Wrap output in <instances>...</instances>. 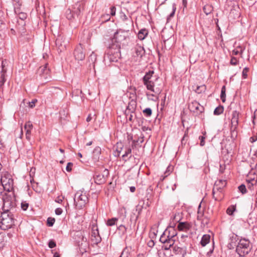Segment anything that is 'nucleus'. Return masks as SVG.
Listing matches in <instances>:
<instances>
[{
	"instance_id": "f257e3e1",
	"label": "nucleus",
	"mask_w": 257,
	"mask_h": 257,
	"mask_svg": "<svg viewBox=\"0 0 257 257\" xmlns=\"http://www.w3.org/2000/svg\"><path fill=\"white\" fill-rule=\"evenodd\" d=\"M154 71L150 70L147 72L143 78L144 84L146 86L148 90L155 93V94H159L162 91V88L159 87H155V81L158 79V77L154 76Z\"/></svg>"
},
{
	"instance_id": "f03ea898",
	"label": "nucleus",
	"mask_w": 257,
	"mask_h": 257,
	"mask_svg": "<svg viewBox=\"0 0 257 257\" xmlns=\"http://www.w3.org/2000/svg\"><path fill=\"white\" fill-rule=\"evenodd\" d=\"M129 31L121 29L117 30L111 40V46L120 49L121 46L125 44L127 39L129 37Z\"/></svg>"
},
{
	"instance_id": "7ed1b4c3",
	"label": "nucleus",
	"mask_w": 257,
	"mask_h": 257,
	"mask_svg": "<svg viewBox=\"0 0 257 257\" xmlns=\"http://www.w3.org/2000/svg\"><path fill=\"white\" fill-rule=\"evenodd\" d=\"M15 220L11 211H3L0 216V228L4 230L12 228L14 225Z\"/></svg>"
},
{
	"instance_id": "20e7f679",
	"label": "nucleus",
	"mask_w": 257,
	"mask_h": 257,
	"mask_svg": "<svg viewBox=\"0 0 257 257\" xmlns=\"http://www.w3.org/2000/svg\"><path fill=\"white\" fill-rule=\"evenodd\" d=\"M85 5L83 2H77L72 7V9L66 10V17L68 20H72L76 18L80 17L84 10Z\"/></svg>"
},
{
	"instance_id": "39448f33",
	"label": "nucleus",
	"mask_w": 257,
	"mask_h": 257,
	"mask_svg": "<svg viewBox=\"0 0 257 257\" xmlns=\"http://www.w3.org/2000/svg\"><path fill=\"white\" fill-rule=\"evenodd\" d=\"M120 57V49L115 48L112 46H109L106 55L104 56V60L107 62H116Z\"/></svg>"
},
{
	"instance_id": "423d86ee",
	"label": "nucleus",
	"mask_w": 257,
	"mask_h": 257,
	"mask_svg": "<svg viewBox=\"0 0 257 257\" xmlns=\"http://www.w3.org/2000/svg\"><path fill=\"white\" fill-rule=\"evenodd\" d=\"M74 201L76 207L81 209L88 202V198L85 193L79 190L75 194Z\"/></svg>"
},
{
	"instance_id": "0eeeda50",
	"label": "nucleus",
	"mask_w": 257,
	"mask_h": 257,
	"mask_svg": "<svg viewBox=\"0 0 257 257\" xmlns=\"http://www.w3.org/2000/svg\"><path fill=\"white\" fill-rule=\"evenodd\" d=\"M250 250V241L248 239H240L236 248V252L240 256L243 257L247 254Z\"/></svg>"
},
{
	"instance_id": "6e6552de",
	"label": "nucleus",
	"mask_w": 257,
	"mask_h": 257,
	"mask_svg": "<svg viewBox=\"0 0 257 257\" xmlns=\"http://www.w3.org/2000/svg\"><path fill=\"white\" fill-rule=\"evenodd\" d=\"M226 181L222 180H220L215 183L212 190V196L215 200L220 201L222 199V188L226 185Z\"/></svg>"
},
{
	"instance_id": "1a4fd4ad",
	"label": "nucleus",
	"mask_w": 257,
	"mask_h": 257,
	"mask_svg": "<svg viewBox=\"0 0 257 257\" xmlns=\"http://www.w3.org/2000/svg\"><path fill=\"white\" fill-rule=\"evenodd\" d=\"M239 114L240 113L236 110H233L231 114L230 132L231 137L233 139H235L237 137L236 129L238 125Z\"/></svg>"
},
{
	"instance_id": "9d476101",
	"label": "nucleus",
	"mask_w": 257,
	"mask_h": 257,
	"mask_svg": "<svg viewBox=\"0 0 257 257\" xmlns=\"http://www.w3.org/2000/svg\"><path fill=\"white\" fill-rule=\"evenodd\" d=\"M2 185L3 189L8 191L11 192L14 189V181L9 174H5L1 176V179Z\"/></svg>"
},
{
	"instance_id": "9b49d317",
	"label": "nucleus",
	"mask_w": 257,
	"mask_h": 257,
	"mask_svg": "<svg viewBox=\"0 0 257 257\" xmlns=\"http://www.w3.org/2000/svg\"><path fill=\"white\" fill-rule=\"evenodd\" d=\"M3 200L4 211H10V210L15 206V202L10 196H4Z\"/></svg>"
},
{
	"instance_id": "f8f14e48",
	"label": "nucleus",
	"mask_w": 257,
	"mask_h": 257,
	"mask_svg": "<svg viewBox=\"0 0 257 257\" xmlns=\"http://www.w3.org/2000/svg\"><path fill=\"white\" fill-rule=\"evenodd\" d=\"M177 234V231L174 227H168L164 232V233L161 235V236H163L167 239V240H176V236Z\"/></svg>"
},
{
	"instance_id": "ddd939ff",
	"label": "nucleus",
	"mask_w": 257,
	"mask_h": 257,
	"mask_svg": "<svg viewBox=\"0 0 257 257\" xmlns=\"http://www.w3.org/2000/svg\"><path fill=\"white\" fill-rule=\"evenodd\" d=\"M74 56L75 59L78 61H82L84 59L85 54L84 52V48L82 44H79L76 46L74 52Z\"/></svg>"
},
{
	"instance_id": "4468645a",
	"label": "nucleus",
	"mask_w": 257,
	"mask_h": 257,
	"mask_svg": "<svg viewBox=\"0 0 257 257\" xmlns=\"http://www.w3.org/2000/svg\"><path fill=\"white\" fill-rule=\"evenodd\" d=\"M67 41L62 37H58L56 40V46L59 52H62L66 49Z\"/></svg>"
},
{
	"instance_id": "2eb2a0df",
	"label": "nucleus",
	"mask_w": 257,
	"mask_h": 257,
	"mask_svg": "<svg viewBox=\"0 0 257 257\" xmlns=\"http://www.w3.org/2000/svg\"><path fill=\"white\" fill-rule=\"evenodd\" d=\"M160 241L164 244L162 247L165 250L169 249L171 248V247L173 246L175 243V240L170 239L168 240L163 236H161L160 238Z\"/></svg>"
},
{
	"instance_id": "dca6fc26",
	"label": "nucleus",
	"mask_w": 257,
	"mask_h": 257,
	"mask_svg": "<svg viewBox=\"0 0 257 257\" xmlns=\"http://www.w3.org/2000/svg\"><path fill=\"white\" fill-rule=\"evenodd\" d=\"M47 65L48 64L46 63L44 66L40 67L38 69L40 75L45 79L50 76V70L47 68Z\"/></svg>"
},
{
	"instance_id": "f3484780",
	"label": "nucleus",
	"mask_w": 257,
	"mask_h": 257,
	"mask_svg": "<svg viewBox=\"0 0 257 257\" xmlns=\"http://www.w3.org/2000/svg\"><path fill=\"white\" fill-rule=\"evenodd\" d=\"M101 238L99 235L97 228L92 229L91 234V240L93 244H97L101 241Z\"/></svg>"
},
{
	"instance_id": "a211bd4d",
	"label": "nucleus",
	"mask_w": 257,
	"mask_h": 257,
	"mask_svg": "<svg viewBox=\"0 0 257 257\" xmlns=\"http://www.w3.org/2000/svg\"><path fill=\"white\" fill-rule=\"evenodd\" d=\"M33 127V124L30 121L26 122L24 125V128L26 131V138L29 141L31 139V131Z\"/></svg>"
},
{
	"instance_id": "6ab92c4d",
	"label": "nucleus",
	"mask_w": 257,
	"mask_h": 257,
	"mask_svg": "<svg viewBox=\"0 0 257 257\" xmlns=\"http://www.w3.org/2000/svg\"><path fill=\"white\" fill-rule=\"evenodd\" d=\"M191 227V225L188 222H179L177 228L179 230L187 232Z\"/></svg>"
},
{
	"instance_id": "aec40b11",
	"label": "nucleus",
	"mask_w": 257,
	"mask_h": 257,
	"mask_svg": "<svg viewBox=\"0 0 257 257\" xmlns=\"http://www.w3.org/2000/svg\"><path fill=\"white\" fill-rule=\"evenodd\" d=\"M136 107V102L133 100H132L128 104L126 110L125 111L126 113H133L135 110Z\"/></svg>"
},
{
	"instance_id": "412c9836",
	"label": "nucleus",
	"mask_w": 257,
	"mask_h": 257,
	"mask_svg": "<svg viewBox=\"0 0 257 257\" xmlns=\"http://www.w3.org/2000/svg\"><path fill=\"white\" fill-rule=\"evenodd\" d=\"M173 250L176 254H182V257L187 255L185 249L183 248L175 246L173 247Z\"/></svg>"
},
{
	"instance_id": "4be33fe9",
	"label": "nucleus",
	"mask_w": 257,
	"mask_h": 257,
	"mask_svg": "<svg viewBox=\"0 0 257 257\" xmlns=\"http://www.w3.org/2000/svg\"><path fill=\"white\" fill-rule=\"evenodd\" d=\"M148 34V32L146 29H141L138 33V37L140 40H143Z\"/></svg>"
},
{
	"instance_id": "5701e85b",
	"label": "nucleus",
	"mask_w": 257,
	"mask_h": 257,
	"mask_svg": "<svg viewBox=\"0 0 257 257\" xmlns=\"http://www.w3.org/2000/svg\"><path fill=\"white\" fill-rule=\"evenodd\" d=\"M210 236L209 234H204L203 235L200 241V243L202 246H205L210 241Z\"/></svg>"
},
{
	"instance_id": "b1692460",
	"label": "nucleus",
	"mask_w": 257,
	"mask_h": 257,
	"mask_svg": "<svg viewBox=\"0 0 257 257\" xmlns=\"http://www.w3.org/2000/svg\"><path fill=\"white\" fill-rule=\"evenodd\" d=\"M173 167L172 166L169 165L168 166L166 171L164 173V175H162L160 177V180L161 181H163L166 177H167L168 176H169L170 173L173 171Z\"/></svg>"
},
{
	"instance_id": "393cba45",
	"label": "nucleus",
	"mask_w": 257,
	"mask_h": 257,
	"mask_svg": "<svg viewBox=\"0 0 257 257\" xmlns=\"http://www.w3.org/2000/svg\"><path fill=\"white\" fill-rule=\"evenodd\" d=\"M106 179L101 176L100 174L96 175L94 177L95 182L97 184H102L105 182Z\"/></svg>"
},
{
	"instance_id": "a878e982",
	"label": "nucleus",
	"mask_w": 257,
	"mask_h": 257,
	"mask_svg": "<svg viewBox=\"0 0 257 257\" xmlns=\"http://www.w3.org/2000/svg\"><path fill=\"white\" fill-rule=\"evenodd\" d=\"M144 52L145 51L144 48L140 46H137L135 48V53L137 56L142 57V55L144 54Z\"/></svg>"
},
{
	"instance_id": "bb28decb",
	"label": "nucleus",
	"mask_w": 257,
	"mask_h": 257,
	"mask_svg": "<svg viewBox=\"0 0 257 257\" xmlns=\"http://www.w3.org/2000/svg\"><path fill=\"white\" fill-rule=\"evenodd\" d=\"M244 47H242V46H238L237 47L236 49L232 51V54L234 55L240 54L241 56L243 51L244 50Z\"/></svg>"
},
{
	"instance_id": "cd10ccee",
	"label": "nucleus",
	"mask_w": 257,
	"mask_h": 257,
	"mask_svg": "<svg viewBox=\"0 0 257 257\" xmlns=\"http://www.w3.org/2000/svg\"><path fill=\"white\" fill-rule=\"evenodd\" d=\"M236 210V205H232L229 206L226 210V213L229 215H232L233 212Z\"/></svg>"
},
{
	"instance_id": "c85d7f7f",
	"label": "nucleus",
	"mask_w": 257,
	"mask_h": 257,
	"mask_svg": "<svg viewBox=\"0 0 257 257\" xmlns=\"http://www.w3.org/2000/svg\"><path fill=\"white\" fill-rule=\"evenodd\" d=\"M206 86L205 85H202L200 86H198L197 87L196 89L195 90V91L196 93L200 94V93L205 92V91L206 90Z\"/></svg>"
},
{
	"instance_id": "c756f323",
	"label": "nucleus",
	"mask_w": 257,
	"mask_h": 257,
	"mask_svg": "<svg viewBox=\"0 0 257 257\" xmlns=\"http://www.w3.org/2000/svg\"><path fill=\"white\" fill-rule=\"evenodd\" d=\"M122 149V145L121 144L117 143L116 145V151L114 153L115 156H119Z\"/></svg>"
},
{
	"instance_id": "7c9ffc66",
	"label": "nucleus",
	"mask_w": 257,
	"mask_h": 257,
	"mask_svg": "<svg viewBox=\"0 0 257 257\" xmlns=\"http://www.w3.org/2000/svg\"><path fill=\"white\" fill-rule=\"evenodd\" d=\"M225 86H223L221 88V94H220V98L223 102H224L225 101Z\"/></svg>"
},
{
	"instance_id": "2f4dec72",
	"label": "nucleus",
	"mask_w": 257,
	"mask_h": 257,
	"mask_svg": "<svg viewBox=\"0 0 257 257\" xmlns=\"http://www.w3.org/2000/svg\"><path fill=\"white\" fill-rule=\"evenodd\" d=\"M223 107L222 106L219 105L214 110V114L215 115H219L223 113Z\"/></svg>"
},
{
	"instance_id": "473e14b6",
	"label": "nucleus",
	"mask_w": 257,
	"mask_h": 257,
	"mask_svg": "<svg viewBox=\"0 0 257 257\" xmlns=\"http://www.w3.org/2000/svg\"><path fill=\"white\" fill-rule=\"evenodd\" d=\"M212 11V8L210 5H206L203 7V11L206 15L210 14Z\"/></svg>"
},
{
	"instance_id": "72a5a7b5",
	"label": "nucleus",
	"mask_w": 257,
	"mask_h": 257,
	"mask_svg": "<svg viewBox=\"0 0 257 257\" xmlns=\"http://www.w3.org/2000/svg\"><path fill=\"white\" fill-rule=\"evenodd\" d=\"M2 70L1 71V73H2L1 80H0V82L2 81L3 83H4L6 81L4 78V77H5V74L6 72V70L4 68V64L3 61L2 62Z\"/></svg>"
},
{
	"instance_id": "f704fd0d",
	"label": "nucleus",
	"mask_w": 257,
	"mask_h": 257,
	"mask_svg": "<svg viewBox=\"0 0 257 257\" xmlns=\"http://www.w3.org/2000/svg\"><path fill=\"white\" fill-rule=\"evenodd\" d=\"M118 219L117 218H112L111 219H109L107 220L106 224L108 226H113L115 224V222L117 221Z\"/></svg>"
},
{
	"instance_id": "c9c22d12",
	"label": "nucleus",
	"mask_w": 257,
	"mask_h": 257,
	"mask_svg": "<svg viewBox=\"0 0 257 257\" xmlns=\"http://www.w3.org/2000/svg\"><path fill=\"white\" fill-rule=\"evenodd\" d=\"M130 249L128 247L124 248L119 257H128Z\"/></svg>"
},
{
	"instance_id": "e433bc0d",
	"label": "nucleus",
	"mask_w": 257,
	"mask_h": 257,
	"mask_svg": "<svg viewBox=\"0 0 257 257\" xmlns=\"http://www.w3.org/2000/svg\"><path fill=\"white\" fill-rule=\"evenodd\" d=\"M143 112L146 116L149 117L152 115V110L150 108H146L143 110Z\"/></svg>"
},
{
	"instance_id": "4c0bfd02",
	"label": "nucleus",
	"mask_w": 257,
	"mask_h": 257,
	"mask_svg": "<svg viewBox=\"0 0 257 257\" xmlns=\"http://www.w3.org/2000/svg\"><path fill=\"white\" fill-rule=\"evenodd\" d=\"M132 150L130 148H127L125 149L124 154L122 156V159L125 161H126L125 158L128 156V155L131 154Z\"/></svg>"
},
{
	"instance_id": "58836bf2",
	"label": "nucleus",
	"mask_w": 257,
	"mask_h": 257,
	"mask_svg": "<svg viewBox=\"0 0 257 257\" xmlns=\"http://www.w3.org/2000/svg\"><path fill=\"white\" fill-rule=\"evenodd\" d=\"M247 182H248V188L250 189H251V187H253V185H255L257 183V181L254 179L247 180Z\"/></svg>"
},
{
	"instance_id": "ea45409f",
	"label": "nucleus",
	"mask_w": 257,
	"mask_h": 257,
	"mask_svg": "<svg viewBox=\"0 0 257 257\" xmlns=\"http://www.w3.org/2000/svg\"><path fill=\"white\" fill-rule=\"evenodd\" d=\"M29 206V203L27 201H22L21 204V208L23 210L26 211L27 210Z\"/></svg>"
},
{
	"instance_id": "a19ab883",
	"label": "nucleus",
	"mask_w": 257,
	"mask_h": 257,
	"mask_svg": "<svg viewBox=\"0 0 257 257\" xmlns=\"http://www.w3.org/2000/svg\"><path fill=\"white\" fill-rule=\"evenodd\" d=\"M5 237L2 234H0V248L4 247L5 244Z\"/></svg>"
},
{
	"instance_id": "79ce46f5",
	"label": "nucleus",
	"mask_w": 257,
	"mask_h": 257,
	"mask_svg": "<svg viewBox=\"0 0 257 257\" xmlns=\"http://www.w3.org/2000/svg\"><path fill=\"white\" fill-rule=\"evenodd\" d=\"M89 60L92 63H94L96 60V55L93 52L89 56Z\"/></svg>"
},
{
	"instance_id": "37998d69",
	"label": "nucleus",
	"mask_w": 257,
	"mask_h": 257,
	"mask_svg": "<svg viewBox=\"0 0 257 257\" xmlns=\"http://www.w3.org/2000/svg\"><path fill=\"white\" fill-rule=\"evenodd\" d=\"M192 105L194 106L195 109L196 110H199L200 111H201L202 110L200 109V108L203 109V107L201 106L200 104L196 101L193 102Z\"/></svg>"
},
{
	"instance_id": "c03bdc74",
	"label": "nucleus",
	"mask_w": 257,
	"mask_h": 257,
	"mask_svg": "<svg viewBox=\"0 0 257 257\" xmlns=\"http://www.w3.org/2000/svg\"><path fill=\"white\" fill-rule=\"evenodd\" d=\"M239 191L242 194H244L246 192V187L244 185L241 184L238 187Z\"/></svg>"
},
{
	"instance_id": "a18cd8bd",
	"label": "nucleus",
	"mask_w": 257,
	"mask_h": 257,
	"mask_svg": "<svg viewBox=\"0 0 257 257\" xmlns=\"http://www.w3.org/2000/svg\"><path fill=\"white\" fill-rule=\"evenodd\" d=\"M55 221L54 218L49 217L47 219V223L49 226H52Z\"/></svg>"
},
{
	"instance_id": "49530a36",
	"label": "nucleus",
	"mask_w": 257,
	"mask_h": 257,
	"mask_svg": "<svg viewBox=\"0 0 257 257\" xmlns=\"http://www.w3.org/2000/svg\"><path fill=\"white\" fill-rule=\"evenodd\" d=\"M230 63L231 65L233 66L237 65L238 63V60L234 57H232L230 61Z\"/></svg>"
},
{
	"instance_id": "de8ad7c7",
	"label": "nucleus",
	"mask_w": 257,
	"mask_h": 257,
	"mask_svg": "<svg viewBox=\"0 0 257 257\" xmlns=\"http://www.w3.org/2000/svg\"><path fill=\"white\" fill-rule=\"evenodd\" d=\"M248 71H249L248 68L245 67L244 68H243L242 72V76L244 79H245L247 78V73H248Z\"/></svg>"
},
{
	"instance_id": "09e8293b",
	"label": "nucleus",
	"mask_w": 257,
	"mask_h": 257,
	"mask_svg": "<svg viewBox=\"0 0 257 257\" xmlns=\"http://www.w3.org/2000/svg\"><path fill=\"white\" fill-rule=\"evenodd\" d=\"M73 163L69 162L67 164L66 170L67 172H71L72 171V168L73 167Z\"/></svg>"
},
{
	"instance_id": "8fccbe9b",
	"label": "nucleus",
	"mask_w": 257,
	"mask_h": 257,
	"mask_svg": "<svg viewBox=\"0 0 257 257\" xmlns=\"http://www.w3.org/2000/svg\"><path fill=\"white\" fill-rule=\"evenodd\" d=\"M100 174L101 176H103V177L106 179L109 175L108 170L107 169H104L103 171L102 174Z\"/></svg>"
},
{
	"instance_id": "3c124183",
	"label": "nucleus",
	"mask_w": 257,
	"mask_h": 257,
	"mask_svg": "<svg viewBox=\"0 0 257 257\" xmlns=\"http://www.w3.org/2000/svg\"><path fill=\"white\" fill-rule=\"evenodd\" d=\"M56 244L53 240H51L49 242L48 246L50 248H54V247L56 246Z\"/></svg>"
},
{
	"instance_id": "603ef678",
	"label": "nucleus",
	"mask_w": 257,
	"mask_h": 257,
	"mask_svg": "<svg viewBox=\"0 0 257 257\" xmlns=\"http://www.w3.org/2000/svg\"><path fill=\"white\" fill-rule=\"evenodd\" d=\"M199 139L200 140V146H203L205 145V137H204L203 136H200L199 137Z\"/></svg>"
},
{
	"instance_id": "864d4df0",
	"label": "nucleus",
	"mask_w": 257,
	"mask_h": 257,
	"mask_svg": "<svg viewBox=\"0 0 257 257\" xmlns=\"http://www.w3.org/2000/svg\"><path fill=\"white\" fill-rule=\"evenodd\" d=\"M62 211H63L62 209L61 208H57L55 209V211L56 214L58 215L61 214L62 213Z\"/></svg>"
},
{
	"instance_id": "5fc2aeb1",
	"label": "nucleus",
	"mask_w": 257,
	"mask_h": 257,
	"mask_svg": "<svg viewBox=\"0 0 257 257\" xmlns=\"http://www.w3.org/2000/svg\"><path fill=\"white\" fill-rule=\"evenodd\" d=\"M176 5H175V4H173V11L170 14V17H173L174 16V14H175V11H176Z\"/></svg>"
},
{
	"instance_id": "6e6d98bb",
	"label": "nucleus",
	"mask_w": 257,
	"mask_h": 257,
	"mask_svg": "<svg viewBox=\"0 0 257 257\" xmlns=\"http://www.w3.org/2000/svg\"><path fill=\"white\" fill-rule=\"evenodd\" d=\"M116 8L114 7H111L110 8V14L111 16H114L115 15Z\"/></svg>"
},
{
	"instance_id": "4d7b16f0",
	"label": "nucleus",
	"mask_w": 257,
	"mask_h": 257,
	"mask_svg": "<svg viewBox=\"0 0 257 257\" xmlns=\"http://www.w3.org/2000/svg\"><path fill=\"white\" fill-rule=\"evenodd\" d=\"M19 17L20 19H21V20H25L27 18L26 14L25 13H23L20 14L19 15Z\"/></svg>"
},
{
	"instance_id": "13d9d810",
	"label": "nucleus",
	"mask_w": 257,
	"mask_h": 257,
	"mask_svg": "<svg viewBox=\"0 0 257 257\" xmlns=\"http://www.w3.org/2000/svg\"><path fill=\"white\" fill-rule=\"evenodd\" d=\"M64 197H58L56 200H55V201L58 203H61L64 199Z\"/></svg>"
},
{
	"instance_id": "bf43d9fd",
	"label": "nucleus",
	"mask_w": 257,
	"mask_h": 257,
	"mask_svg": "<svg viewBox=\"0 0 257 257\" xmlns=\"http://www.w3.org/2000/svg\"><path fill=\"white\" fill-rule=\"evenodd\" d=\"M257 140V136H253L249 138V141L251 143H254Z\"/></svg>"
},
{
	"instance_id": "052dcab7",
	"label": "nucleus",
	"mask_w": 257,
	"mask_h": 257,
	"mask_svg": "<svg viewBox=\"0 0 257 257\" xmlns=\"http://www.w3.org/2000/svg\"><path fill=\"white\" fill-rule=\"evenodd\" d=\"M148 245L149 246L152 247L154 246L155 242L153 240H151L148 242Z\"/></svg>"
},
{
	"instance_id": "680f3d73",
	"label": "nucleus",
	"mask_w": 257,
	"mask_h": 257,
	"mask_svg": "<svg viewBox=\"0 0 257 257\" xmlns=\"http://www.w3.org/2000/svg\"><path fill=\"white\" fill-rule=\"evenodd\" d=\"M237 236L236 235H233L232 237H230V239L231 240V243H233V240H234L235 241H236L238 239Z\"/></svg>"
},
{
	"instance_id": "e2e57ef3",
	"label": "nucleus",
	"mask_w": 257,
	"mask_h": 257,
	"mask_svg": "<svg viewBox=\"0 0 257 257\" xmlns=\"http://www.w3.org/2000/svg\"><path fill=\"white\" fill-rule=\"evenodd\" d=\"M101 149L99 147H96L94 149V152H96L97 153H100Z\"/></svg>"
},
{
	"instance_id": "0e129e2a",
	"label": "nucleus",
	"mask_w": 257,
	"mask_h": 257,
	"mask_svg": "<svg viewBox=\"0 0 257 257\" xmlns=\"http://www.w3.org/2000/svg\"><path fill=\"white\" fill-rule=\"evenodd\" d=\"M37 100L36 99L33 100L31 102L29 103L30 107L32 108L35 106V103L37 102Z\"/></svg>"
},
{
	"instance_id": "69168bd1",
	"label": "nucleus",
	"mask_w": 257,
	"mask_h": 257,
	"mask_svg": "<svg viewBox=\"0 0 257 257\" xmlns=\"http://www.w3.org/2000/svg\"><path fill=\"white\" fill-rule=\"evenodd\" d=\"M92 116H91V114H90L88 115V116H87V117L86 118V121L87 122H89L91 120H92Z\"/></svg>"
},
{
	"instance_id": "338daca9",
	"label": "nucleus",
	"mask_w": 257,
	"mask_h": 257,
	"mask_svg": "<svg viewBox=\"0 0 257 257\" xmlns=\"http://www.w3.org/2000/svg\"><path fill=\"white\" fill-rule=\"evenodd\" d=\"M128 120L131 121H132L134 120V116L132 114V113H131V114L128 117Z\"/></svg>"
},
{
	"instance_id": "774afa93",
	"label": "nucleus",
	"mask_w": 257,
	"mask_h": 257,
	"mask_svg": "<svg viewBox=\"0 0 257 257\" xmlns=\"http://www.w3.org/2000/svg\"><path fill=\"white\" fill-rule=\"evenodd\" d=\"M53 257H60V254L57 252L54 253Z\"/></svg>"
}]
</instances>
